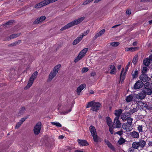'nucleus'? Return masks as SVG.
<instances>
[{
  "mask_svg": "<svg viewBox=\"0 0 152 152\" xmlns=\"http://www.w3.org/2000/svg\"><path fill=\"white\" fill-rule=\"evenodd\" d=\"M85 17H84L79 18L77 19H76L68 23L63 27L61 28L60 29V30L63 31L64 30L68 29L73 26L77 25L82 22L85 19Z\"/></svg>",
  "mask_w": 152,
  "mask_h": 152,
  "instance_id": "obj_1",
  "label": "nucleus"
},
{
  "mask_svg": "<svg viewBox=\"0 0 152 152\" xmlns=\"http://www.w3.org/2000/svg\"><path fill=\"white\" fill-rule=\"evenodd\" d=\"M101 106V104L99 103L92 101L88 103L86 108L91 107L90 109L91 110L97 112L100 109Z\"/></svg>",
  "mask_w": 152,
  "mask_h": 152,
  "instance_id": "obj_2",
  "label": "nucleus"
},
{
  "mask_svg": "<svg viewBox=\"0 0 152 152\" xmlns=\"http://www.w3.org/2000/svg\"><path fill=\"white\" fill-rule=\"evenodd\" d=\"M138 102L137 104V107L140 110H152V105L150 104L149 103H144L142 102Z\"/></svg>",
  "mask_w": 152,
  "mask_h": 152,
  "instance_id": "obj_3",
  "label": "nucleus"
},
{
  "mask_svg": "<svg viewBox=\"0 0 152 152\" xmlns=\"http://www.w3.org/2000/svg\"><path fill=\"white\" fill-rule=\"evenodd\" d=\"M144 87L143 88L144 91L147 93V95H151L152 93V83L146 82L144 84Z\"/></svg>",
  "mask_w": 152,
  "mask_h": 152,
  "instance_id": "obj_4",
  "label": "nucleus"
},
{
  "mask_svg": "<svg viewBox=\"0 0 152 152\" xmlns=\"http://www.w3.org/2000/svg\"><path fill=\"white\" fill-rule=\"evenodd\" d=\"M89 129L94 141L96 142H98L99 141V138L95 127L93 126H91L89 127Z\"/></svg>",
  "mask_w": 152,
  "mask_h": 152,
  "instance_id": "obj_5",
  "label": "nucleus"
},
{
  "mask_svg": "<svg viewBox=\"0 0 152 152\" xmlns=\"http://www.w3.org/2000/svg\"><path fill=\"white\" fill-rule=\"evenodd\" d=\"M146 94H147V93L144 92V90H142L141 92L134 95V101L137 102H139L140 100L143 99L145 98Z\"/></svg>",
  "mask_w": 152,
  "mask_h": 152,
  "instance_id": "obj_6",
  "label": "nucleus"
},
{
  "mask_svg": "<svg viewBox=\"0 0 152 152\" xmlns=\"http://www.w3.org/2000/svg\"><path fill=\"white\" fill-rule=\"evenodd\" d=\"M131 114L129 112H125L122 113L121 115V118L123 121H133V118H131Z\"/></svg>",
  "mask_w": 152,
  "mask_h": 152,
  "instance_id": "obj_7",
  "label": "nucleus"
},
{
  "mask_svg": "<svg viewBox=\"0 0 152 152\" xmlns=\"http://www.w3.org/2000/svg\"><path fill=\"white\" fill-rule=\"evenodd\" d=\"M88 50L87 48H85L82 50L79 53L77 58L75 59L74 61L76 63L81 59L85 56Z\"/></svg>",
  "mask_w": 152,
  "mask_h": 152,
  "instance_id": "obj_8",
  "label": "nucleus"
},
{
  "mask_svg": "<svg viewBox=\"0 0 152 152\" xmlns=\"http://www.w3.org/2000/svg\"><path fill=\"white\" fill-rule=\"evenodd\" d=\"M132 121H127V122L123 124V128L126 130V131L130 132L132 129Z\"/></svg>",
  "mask_w": 152,
  "mask_h": 152,
  "instance_id": "obj_9",
  "label": "nucleus"
},
{
  "mask_svg": "<svg viewBox=\"0 0 152 152\" xmlns=\"http://www.w3.org/2000/svg\"><path fill=\"white\" fill-rule=\"evenodd\" d=\"M42 124L40 122L37 123L34 128V132L36 135L38 134L40 131L41 129Z\"/></svg>",
  "mask_w": 152,
  "mask_h": 152,
  "instance_id": "obj_10",
  "label": "nucleus"
},
{
  "mask_svg": "<svg viewBox=\"0 0 152 152\" xmlns=\"http://www.w3.org/2000/svg\"><path fill=\"white\" fill-rule=\"evenodd\" d=\"M144 86V83L143 82L140 80L137 81L135 83L133 88L134 89H138L142 88Z\"/></svg>",
  "mask_w": 152,
  "mask_h": 152,
  "instance_id": "obj_11",
  "label": "nucleus"
},
{
  "mask_svg": "<svg viewBox=\"0 0 152 152\" xmlns=\"http://www.w3.org/2000/svg\"><path fill=\"white\" fill-rule=\"evenodd\" d=\"M119 118H115L113 124V128H120L121 126V123L119 120Z\"/></svg>",
  "mask_w": 152,
  "mask_h": 152,
  "instance_id": "obj_12",
  "label": "nucleus"
},
{
  "mask_svg": "<svg viewBox=\"0 0 152 152\" xmlns=\"http://www.w3.org/2000/svg\"><path fill=\"white\" fill-rule=\"evenodd\" d=\"M140 80L144 82H146L151 80V78L145 73H142L140 77Z\"/></svg>",
  "mask_w": 152,
  "mask_h": 152,
  "instance_id": "obj_13",
  "label": "nucleus"
},
{
  "mask_svg": "<svg viewBox=\"0 0 152 152\" xmlns=\"http://www.w3.org/2000/svg\"><path fill=\"white\" fill-rule=\"evenodd\" d=\"M110 73L111 75H115L117 72V70L114 65L111 64L109 66Z\"/></svg>",
  "mask_w": 152,
  "mask_h": 152,
  "instance_id": "obj_14",
  "label": "nucleus"
},
{
  "mask_svg": "<svg viewBox=\"0 0 152 152\" xmlns=\"http://www.w3.org/2000/svg\"><path fill=\"white\" fill-rule=\"evenodd\" d=\"M86 85L84 84H81L78 87L76 90V91L78 95H79L82 91L86 87Z\"/></svg>",
  "mask_w": 152,
  "mask_h": 152,
  "instance_id": "obj_15",
  "label": "nucleus"
},
{
  "mask_svg": "<svg viewBox=\"0 0 152 152\" xmlns=\"http://www.w3.org/2000/svg\"><path fill=\"white\" fill-rule=\"evenodd\" d=\"M56 74L51 71L48 76V82H50L52 79L56 76Z\"/></svg>",
  "mask_w": 152,
  "mask_h": 152,
  "instance_id": "obj_16",
  "label": "nucleus"
},
{
  "mask_svg": "<svg viewBox=\"0 0 152 152\" xmlns=\"http://www.w3.org/2000/svg\"><path fill=\"white\" fill-rule=\"evenodd\" d=\"M105 30L104 29H102L99 31V33L96 34L94 37V39H96L97 37H99L103 34L105 32Z\"/></svg>",
  "mask_w": 152,
  "mask_h": 152,
  "instance_id": "obj_17",
  "label": "nucleus"
},
{
  "mask_svg": "<svg viewBox=\"0 0 152 152\" xmlns=\"http://www.w3.org/2000/svg\"><path fill=\"white\" fill-rule=\"evenodd\" d=\"M134 95L131 94L126 97V100L127 102H129L132 101L133 100L134 101Z\"/></svg>",
  "mask_w": 152,
  "mask_h": 152,
  "instance_id": "obj_18",
  "label": "nucleus"
},
{
  "mask_svg": "<svg viewBox=\"0 0 152 152\" xmlns=\"http://www.w3.org/2000/svg\"><path fill=\"white\" fill-rule=\"evenodd\" d=\"M130 135L133 138H138L139 137V133L135 131L131 132Z\"/></svg>",
  "mask_w": 152,
  "mask_h": 152,
  "instance_id": "obj_19",
  "label": "nucleus"
},
{
  "mask_svg": "<svg viewBox=\"0 0 152 152\" xmlns=\"http://www.w3.org/2000/svg\"><path fill=\"white\" fill-rule=\"evenodd\" d=\"M137 142L139 147H140L141 148H144L146 144L145 142L143 140H140Z\"/></svg>",
  "mask_w": 152,
  "mask_h": 152,
  "instance_id": "obj_20",
  "label": "nucleus"
},
{
  "mask_svg": "<svg viewBox=\"0 0 152 152\" xmlns=\"http://www.w3.org/2000/svg\"><path fill=\"white\" fill-rule=\"evenodd\" d=\"M124 69L123 68L121 70L120 76V80L121 81V82L122 83L123 82L125 77L126 74L125 72L123 73L124 72Z\"/></svg>",
  "mask_w": 152,
  "mask_h": 152,
  "instance_id": "obj_21",
  "label": "nucleus"
},
{
  "mask_svg": "<svg viewBox=\"0 0 152 152\" xmlns=\"http://www.w3.org/2000/svg\"><path fill=\"white\" fill-rule=\"evenodd\" d=\"M139 72L137 69H135V70L134 72L132 71V78L134 79H136L138 76Z\"/></svg>",
  "mask_w": 152,
  "mask_h": 152,
  "instance_id": "obj_22",
  "label": "nucleus"
},
{
  "mask_svg": "<svg viewBox=\"0 0 152 152\" xmlns=\"http://www.w3.org/2000/svg\"><path fill=\"white\" fill-rule=\"evenodd\" d=\"M122 109H119L115 110V113H114L115 115L116 116L115 118H119L120 115L122 112Z\"/></svg>",
  "mask_w": 152,
  "mask_h": 152,
  "instance_id": "obj_23",
  "label": "nucleus"
},
{
  "mask_svg": "<svg viewBox=\"0 0 152 152\" xmlns=\"http://www.w3.org/2000/svg\"><path fill=\"white\" fill-rule=\"evenodd\" d=\"M139 47H131L125 48V50L126 51H130L131 52H134L138 50L139 49Z\"/></svg>",
  "mask_w": 152,
  "mask_h": 152,
  "instance_id": "obj_24",
  "label": "nucleus"
},
{
  "mask_svg": "<svg viewBox=\"0 0 152 152\" xmlns=\"http://www.w3.org/2000/svg\"><path fill=\"white\" fill-rule=\"evenodd\" d=\"M34 80L30 78L28 83L26 86L25 88V89H26L28 88H30L32 85Z\"/></svg>",
  "mask_w": 152,
  "mask_h": 152,
  "instance_id": "obj_25",
  "label": "nucleus"
},
{
  "mask_svg": "<svg viewBox=\"0 0 152 152\" xmlns=\"http://www.w3.org/2000/svg\"><path fill=\"white\" fill-rule=\"evenodd\" d=\"M82 39V37H81L80 36V37H77L73 42L72 43L73 45H76L78 44L80 41H81Z\"/></svg>",
  "mask_w": 152,
  "mask_h": 152,
  "instance_id": "obj_26",
  "label": "nucleus"
},
{
  "mask_svg": "<svg viewBox=\"0 0 152 152\" xmlns=\"http://www.w3.org/2000/svg\"><path fill=\"white\" fill-rule=\"evenodd\" d=\"M78 143L82 146H86L88 145V142L85 140H78Z\"/></svg>",
  "mask_w": 152,
  "mask_h": 152,
  "instance_id": "obj_27",
  "label": "nucleus"
},
{
  "mask_svg": "<svg viewBox=\"0 0 152 152\" xmlns=\"http://www.w3.org/2000/svg\"><path fill=\"white\" fill-rule=\"evenodd\" d=\"M61 66V65L60 64L57 65L54 68L53 70L52 71L57 74L58 71L59 70V69L60 68Z\"/></svg>",
  "mask_w": 152,
  "mask_h": 152,
  "instance_id": "obj_28",
  "label": "nucleus"
},
{
  "mask_svg": "<svg viewBox=\"0 0 152 152\" xmlns=\"http://www.w3.org/2000/svg\"><path fill=\"white\" fill-rule=\"evenodd\" d=\"M106 122L109 127L111 126L112 124V121L111 119L109 117H106Z\"/></svg>",
  "mask_w": 152,
  "mask_h": 152,
  "instance_id": "obj_29",
  "label": "nucleus"
},
{
  "mask_svg": "<svg viewBox=\"0 0 152 152\" xmlns=\"http://www.w3.org/2000/svg\"><path fill=\"white\" fill-rule=\"evenodd\" d=\"M126 140L122 137H121L118 142V144L119 145H121L125 143Z\"/></svg>",
  "mask_w": 152,
  "mask_h": 152,
  "instance_id": "obj_30",
  "label": "nucleus"
},
{
  "mask_svg": "<svg viewBox=\"0 0 152 152\" xmlns=\"http://www.w3.org/2000/svg\"><path fill=\"white\" fill-rule=\"evenodd\" d=\"M38 72L37 71H35L32 74L30 78H31V79L34 80L37 77L38 75Z\"/></svg>",
  "mask_w": 152,
  "mask_h": 152,
  "instance_id": "obj_31",
  "label": "nucleus"
},
{
  "mask_svg": "<svg viewBox=\"0 0 152 152\" xmlns=\"http://www.w3.org/2000/svg\"><path fill=\"white\" fill-rule=\"evenodd\" d=\"M150 61L148 58H145L143 61V64L146 66H148L149 65Z\"/></svg>",
  "mask_w": 152,
  "mask_h": 152,
  "instance_id": "obj_32",
  "label": "nucleus"
},
{
  "mask_svg": "<svg viewBox=\"0 0 152 152\" xmlns=\"http://www.w3.org/2000/svg\"><path fill=\"white\" fill-rule=\"evenodd\" d=\"M132 148H134L138 149L139 147L138 145V142H133L132 144Z\"/></svg>",
  "mask_w": 152,
  "mask_h": 152,
  "instance_id": "obj_33",
  "label": "nucleus"
},
{
  "mask_svg": "<svg viewBox=\"0 0 152 152\" xmlns=\"http://www.w3.org/2000/svg\"><path fill=\"white\" fill-rule=\"evenodd\" d=\"M138 56V55H135L132 61V62L134 65L136 64L137 62Z\"/></svg>",
  "mask_w": 152,
  "mask_h": 152,
  "instance_id": "obj_34",
  "label": "nucleus"
},
{
  "mask_svg": "<svg viewBox=\"0 0 152 152\" xmlns=\"http://www.w3.org/2000/svg\"><path fill=\"white\" fill-rule=\"evenodd\" d=\"M119 44L120 43L119 42H113L110 43V45L113 47H116L119 45Z\"/></svg>",
  "mask_w": 152,
  "mask_h": 152,
  "instance_id": "obj_35",
  "label": "nucleus"
},
{
  "mask_svg": "<svg viewBox=\"0 0 152 152\" xmlns=\"http://www.w3.org/2000/svg\"><path fill=\"white\" fill-rule=\"evenodd\" d=\"M42 7H43V5L42 4V2H41L36 4L34 6V8L36 9H38Z\"/></svg>",
  "mask_w": 152,
  "mask_h": 152,
  "instance_id": "obj_36",
  "label": "nucleus"
},
{
  "mask_svg": "<svg viewBox=\"0 0 152 152\" xmlns=\"http://www.w3.org/2000/svg\"><path fill=\"white\" fill-rule=\"evenodd\" d=\"M51 124L53 125H55L58 127H61L62 126L61 124L59 122H52Z\"/></svg>",
  "mask_w": 152,
  "mask_h": 152,
  "instance_id": "obj_37",
  "label": "nucleus"
},
{
  "mask_svg": "<svg viewBox=\"0 0 152 152\" xmlns=\"http://www.w3.org/2000/svg\"><path fill=\"white\" fill-rule=\"evenodd\" d=\"M29 117V115H27L25 117L23 118H21V119L20 120V121L21 122V123L22 124V123L25 121V120L28 118Z\"/></svg>",
  "mask_w": 152,
  "mask_h": 152,
  "instance_id": "obj_38",
  "label": "nucleus"
},
{
  "mask_svg": "<svg viewBox=\"0 0 152 152\" xmlns=\"http://www.w3.org/2000/svg\"><path fill=\"white\" fill-rule=\"evenodd\" d=\"M123 133L124 132L123 130H121L120 131H118L117 132H115L114 134H118L119 135L121 136L123 135Z\"/></svg>",
  "mask_w": 152,
  "mask_h": 152,
  "instance_id": "obj_39",
  "label": "nucleus"
},
{
  "mask_svg": "<svg viewBox=\"0 0 152 152\" xmlns=\"http://www.w3.org/2000/svg\"><path fill=\"white\" fill-rule=\"evenodd\" d=\"M13 20H10L9 21H8V22H7V23H5V24H4L3 25V26H7V25H10L11 24L13 23Z\"/></svg>",
  "mask_w": 152,
  "mask_h": 152,
  "instance_id": "obj_40",
  "label": "nucleus"
},
{
  "mask_svg": "<svg viewBox=\"0 0 152 152\" xmlns=\"http://www.w3.org/2000/svg\"><path fill=\"white\" fill-rule=\"evenodd\" d=\"M21 42L20 40H19L17 41H15L12 43V46H15L18 45Z\"/></svg>",
  "mask_w": 152,
  "mask_h": 152,
  "instance_id": "obj_41",
  "label": "nucleus"
},
{
  "mask_svg": "<svg viewBox=\"0 0 152 152\" xmlns=\"http://www.w3.org/2000/svg\"><path fill=\"white\" fill-rule=\"evenodd\" d=\"M25 110L26 109L24 107H22L20 108V110L19 113L20 114H21L23 113L24 112Z\"/></svg>",
  "mask_w": 152,
  "mask_h": 152,
  "instance_id": "obj_42",
  "label": "nucleus"
},
{
  "mask_svg": "<svg viewBox=\"0 0 152 152\" xmlns=\"http://www.w3.org/2000/svg\"><path fill=\"white\" fill-rule=\"evenodd\" d=\"M41 22V21L40 20V19L39 18H38L37 19H36L35 20V21L33 22V23L34 24H38Z\"/></svg>",
  "mask_w": 152,
  "mask_h": 152,
  "instance_id": "obj_43",
  "label": "nucleus"
},
{
  "mask_svg": "<svg viewBox=\"0 0 152 152\" xmlns=\"http://www.w3.org/2000/svg\"><path fill=\"white\" fill-rule=\"evenodd\" d=\"M137 129L140 133L142 132V125L139 126L137 127Z\"/></svg>",
  "mask_w": 152,
  "mask_h": 152,
  "instance_id": "obj_44",
  "label": "nucleus"
},
{
  "mask_svg": "<svg viewBox=\"0 0 152 152\" xmlns=\"http://www.w3.org/2000/svg\"><path fill=\"white\" fill-rule=\"evenodd\" d=\"M107 145L112 150H113V151L115 150V148H114V146L111 144L110 143L109 144H108Z\"/></svg>",
  "mask_w": 152,
  "mask_h": 152,
  "instance_id": "obj_45",
  "label": "nucleus"
},
{
  "mask_svg": "<svg viewBox=\"0 0 152 152\" xmlns=\"http://www.w3.org/2000/svg\"><path fill=\"white\" fill-rule=\"evenodd\" d=\"M136 108H134L130 110V113H132L133 114V113H135L136 112H137V109Z\"/></svg>",
  "mask_w": 152,
  "mask_h": 152,
  "instance_id": "obj_46",
  "label": "nucleus"
},
{
  "mask_svg": "<svg viewBox=\"0 0 152 152\" xmlns=\"http://www.w3.org/2000/svg\"><path fill=\"white\" fill-rule=\"evenodd\" d=\"M89 32V30H86L85 32H84L80 36L81 37H82V38H83V37L86 35H87L88 33Z\"/></svg>",
  "mask_w": 152,
  "mask_h": 152,
  "instance_id": "obj_47",
  "label": "nucleus"
},
{
  "mask_svg": "<svg viewBox=\"0 0 152 152\" xmlns=\"http://www.w3.org/2000/svg\"><path fill=\"white\" fill-rule=\"evenodd\" d=\"M88 70V68L87 67H84L82 69V73H85L87 72Z\"/></svg>",
  "mask_w": 152,
  "mask_h": 152,
  "instance_id": "obj_48",
  "label": "nucleus"
},
{
  "mask_svg": "<svg viewBox=\"0 0 152 152\" xmlns=\"http://www.w3.org/2000/svg\"><path fill=\"white\" fill-rule=\"evenodd\" d=\"M91 0H87L85 1L83 4V5H86L88 4L91 1Z\"/></svg>",
  "mask_w": 152,
  "mask_h": 152,
  "instance_id": "obj_49",
  "label": "nucleus"
},
{
  "mask_svg": "<svg viewBox=\"0 0 152 152\" xmlns=\"http://www.w3.org/2000/svg\"><path fill=\"white\" fill-rule=\"evenodd\" d=\"M72 149V147H67V148L65 149V151L66 152H72V151H71Z\"/></svg>",
  "mask_w": 152,
  "mask_h": 152,
  "instance_id": "obj_50",
  "label": "nucleus"
},
{
  "mask_svg": "<svg viewBox=\"0 0 152 152\" xmlns=\"http://www.w3.org/2000/svg\"><path fill=\"white\" fill-rule=\"evenodd\" d=\"M147 70V68L146 66H144L143 67L142 70V73H145L146 72Z\"/></svg>",
  "mask_w": 152,
  "mask_h": 152,
  "instance_id": "obj_51",
  "label": "nucleus"
},
{
  "mask_svg": "<svg viewBox=\"0 0 152 152\" xmlns=\"http://www.w3.org/2000/svg\"><path fill=\"white\" fill-rule=\"evenodd\" d=\"M71 111V109H70L68 111H63L61 113V114H66L70 112Z\"/></svg>",
  "mask_w": 152,
  "mask_h": 152,
  "instance_id": "obj_52",
  "label": "nucleus"
},
{
  "mask_svg": "<svg viewBox=\"0 0 152 152\" xmlns=\"http://www.w3.org/2000/svg\"><path fill=\"white\" fill-rule=\"evenodd\" d=\"M22 124L20 121L16 125L15 128L16 129L18 128Z\"/></svg>",
  "mask_w": 152,
  "mask_h": 152,
  "instance_id": "obj_53",
  "label": "nucleus"
},
{
  "mask_svg": "<svg viewBox=\"0 0 152 152\" xmlns=\"http://www.w3.org/2000/svg\"><path fill=\"white\" fill-rule=\"evenodd\" d=\"M16 38V36L15 34H13L11 35L9 37V38L10 39H14Z\"/></svg>",
  "mask_w": 152,
  "mask_h": 152,
  "instance_id": "obj_54",
  "label": "nucleus"
},
{
  "mask_svg": "<svg viewBox=\"0 0 152 152\" xmlns=\"http://www.w3.org/2000/svg\"><path fill=\"white\" fill-rule=\"evenodd\" d=\"M134 148H133L131 147L129 149V152H134Z\"/></svg>",
  "mask_w": 152,
  "mask_h": 152,
  "instance_id": "obj_55",
  "label": "nucleus"
},
{
  "mask_svg": "<svg viewBox=\"0 0 152 152\" xmlns=\"http://www.w3.org/2000/svg\"><path fill=\"white\" fill-rule=\"evenodd\" d=\"M41 22L43 20H44L45 19L46 17L45 16H41L40 18H39Z\"/></svg>",
  "mask_w": 152,
  "mask_h": 152,
  "instance_id": "obj_56",
  "label": "nucleus"
},
{
  "mask_svg": "<svg viewBox=\"0 0 152 152\" xmlns=\"http://www.w3.org/2000/svg\"><path fill=\"white\" fill-rule=\"evenodd\" d=\"M130 62H129L128 63L127 65H126V66L125 67V69H126V71H127V70L129 68V67L130 65Z\"/></svg>",
  "mask_w": 152,
  "mask_h": 152,
  "instance_id": "obj_57",
  "label": "nucleus"
},
{
  "mask_svg": "<svg viewBox=\"0 0 152 152\" xmlns=\"http://www.w3.org/2000/svg\"><path fill=\"white\" fill-rule=\"evenodd\" d=\"M109 131L111 134H113V129L112 127H110V126L109 127Z\"/></svg>",
  "mask_w": 152,
  "mask_h": 152,
  "instance_id": "obj_58",
  "label": "nucleus"
},
{
  "mask_svg": "<svg viewBox=\"0 0 152 152\" xmlns=\"http://www.w3.org/2000/svg\"><path fill=\"white\" fill-rule=\"evenodd\" d=\"M148 59L149 60V61L150 62H151L152 61V54L150 55Z\"/></svg>",
  "mask_w": 152,
  "mask_h": 152,
  "instance_id": "obj_59",
  "label": "nucleus"
},
{
  "mask_svg": "<svg viewBox=\"0 0 152 152\" xmlns=\"http://www.w3.org/2000/svg\"><path fill=\"white\" fill-rule=\"evenodd\" d=\"M131 11L129 10H127L126 11V13L128 15H129L131 14Z\"/></svg>",
  "mask_w": 152,
  "mask_h": 152,
  "instance_id": "obj_60",
  "label": "nucleus"
},
{
  "mask_svg": "<svg viewBox=\"0 0 152 152\" xmlns=\"http://www.w3.org/2000/svg\"><path fill=\"white\" fill-rule=\"evenodd\" d=\"M105 143L107 145L108 144H109L110 142L107 140H104Z\"/></svg>",
  "mask_w": 152,
  "mask_h": 152,
  "instance_id": "obj_61",
  "label": "nucleus"
},
{
  "mask_svg": "<svg viewBox=\"0 0 152 152\" xmlns=\"http://www.w3.org/2000/svg\"><path fill=\"white\" fill-rule=\"evenodd\" d=\"M96 75V73L95 72H92L91 73V75L92 76H94Z\"/></svg>",
  "mask_w": 152,
  "mask_h": 152,
  "instance_id": "obj_62",
  "label": "nucleus"
},
{
  "mask_svg": "<svg viewBox=\"0 0 152 152\" xmlns=\"http://www.w3.org/2000/svg\"><path fill=\"white\" fill-rule=\"evenodd\" d=\"M137 42H134L133 43V46H135L137 45Z\"/></svg>",
  "mask_w": 152,
  "mask_h": 152,
  "instance_id": "obj_63",
  "label": "nucleus"
},
{
  "mask_svg": "<svg viewBox=\"0 0 152 152\" xmlns=\"http://www.w3.org/2000/svg\"><path fill=\"white\" fill-rule=\"evenodd\" d=\"M59 138L60 139H62L64 138V136L63 135H61L59 136Z\"/></svg>",
  "mask_w": 152,
  "mask_h": 152,
  "instance_id": "obj_64",
  "label": "nucleus"
}]
</instances>
